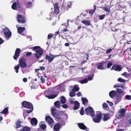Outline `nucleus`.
Here are the masks:
<instances>
[{"label": "nucleus", "instance_id": "obj_64", "mask_svg": "<svg viewBox=\"0 0 131 131\" xmlns=\"http://www.w3.org/2000/svg\"><path fill=\"white\" fill-rule=\"evenodd\" d=\"M3 42V40L1 38H0V44L2 43Z\"/></svg>", "mask_w": 131, "mask_h": 131}, {"label": "nucleus", "instance_id": "obj_35", "mask_svg": "<svg viewBox=\"0 0 131 131\" xmlns=\"http://www.w3.org/2000/svg\"><path fill=\"white\" fill-rule=\"evenodd\" d=\"M16 2L14 3L12 6V8L13 9H16L17 8Z\"/></svg>", "mask_w": 131, "mask_h": 131}, {"label": "nucleus", "instance_id": "obj_25", "mask_svg": "<svg viewBox=\"0 0 131 131\" xmlns=\"http://www.w3.org/2000/svg\"><path fill=\"white\" fill-rule=\"evenodd\" d=\"M60 99L61 102L62 104H64L66 103V99L64 96H61Z\"/></svg>", "mask_w": 131, "mask_h": 131}, {"label": "nucleus", "instance_id": "obj_8", "mask_svg": "<svg viewBox=\"0 0 131 131\" xmlns=\"http://www.w3.org/2000/svg\"><path fill=\"white\" fill-rule=\"evenodd\" d=\"M17 19L18 23H24L26 22L25 17L22 15L18 14L17 16Z\"/></svg>", "mask_w": 131, "mask_h": 131}, {"label": "nucleus", "instance_id": "obj_23", "mask_svg": "<svg viewBox=\"0 0 131 131\" xmlns=\"http://www.w3.org/2000/svg\"><path fill=\"white\" fill-rule=\"evenodd\" d=\"M79 88L78 85H74L72 91H77L79 90Z\"/></svg>", "mask_w": 131, "mask_h": 131}, {"label": "nucleus", "instance_id": "obj_12", "mask_svg": "<svg viewBox=\"0 0 131 131\" xmlns=\"http://www.w3.org/2000/svg\"><path fill=\"white\" fill-rule=\"evenodd\" d=\"M54 58V55L51 54H49V56L47 55L46 57V59L48 60L49 62H51L53 60Z\"/></svg>", "mask_w": 131, "mask_h": 131}, {"label": "nucleus", "instance_id": "obj_48", "mask_svg": "<svg viewBox=\"0 0 131 131\" xmlns=\"http://www.w3.org/2000/svg\"><path fill=\"white\" fill-rule=\"evenodd\" d=\"M53 36V35L52 34H49L47 38L48 39H50Z\"/></svg>", "mask_w": 131, "mask_h": 131}, {"label": "nucleus", "instance_id": "obj_29", "mask_svg": "<svg viewBox=\"0 0 131 131\" xmlns=\"http://www.w3.org/2000/svg\"><path fill=\"white\" fill-rule=\"evenodd\" d=\"M57 96V95L55 94H52L48 96H45L46 97H47L49 99H53L56 97Z\"/></svg>", "mask_w": 131, "mask_h": 131}, {"label": "nucleus", "instance_id": "obj_55", "mask_svg": "<svg viewBox=\"0 0 131 131\" xmlns=\"http://www.w3.org/2000/svg\"><path fill=\"white\" fill-rule=\"evenodd\" d=\"M17 6V7L20 8V3L19 2H16Z\"/></svg>", "mask_w": 131, "mask_h": 131}, {"label": "nucleus", "instance_id": "obj_26", "mask_svg": "<svg viewBox=\"0 0 131 131\" xmlns=\"http://www.w3.org/2000/svg\"><path fill=\"white\" fill-rule=\"evenodd\" d=\"M72 5L71 3L70 2H69L66 4L65 6V8L66 10L69 8Z\"/></svg>", "mask_w": 131, "mask_h": 131}, {"label": "nucleus", "instance_id": "obj_13", "mask_svg": "<svg viewBox=\"0 0 131 131\" xmlns=\"http://www.w3.org/2000/svg\"><path fill=\"white\" fill-rule=\"evenodd\" d=\"M113 69L116 71H119L121 70V67L118 65L114 64L111 69V70H112Z\"/></svg>", "mask_w": 131, "mask_h": 131}, {"label": "nucleus", "instance_id": "obj_36", "mask_svg": "<svg viewBox=\"0 0 131 131\" xmlns=\"http://www.w3.org/2000/svg\"><path fill=\"white\" fill-rule=\"evenodd\" d=\"M103 107V108L105 110H106L107 108H108V106L107 104L105 103H103L102 105Z\"/></svg>", "mask_w": 131, "mask_h": 131}, {"label": "nucleus", "instance_id": "obj_14", "mask_svg": "<svg viewBox=\"0 0 131 131\" xmlns=\"http://www.w3.org/2000/svg\"><path fill=\"white\" fill-rule=\"evenodd\" d=\"M61 126L59 123L55 124L54 127L53 129L55 131H59V129L61 128Z\"/></svg>", "mask_w": 131, "mask_h": 131}, {"label": "nucleus", "instance_id": "obj_5", "mask_svg": "<svg viewBox=\"0 0 131 131\" xmlns=\"http://www.w3.org/2000/svg\"><path fill=\"white\" fill-rule=\"evenodd\" d=\"M51 111L52 115L54 117L57 118L58 119H60V118L59 114L57 113V110L54 107H52L51 109Z\"/></svg>", "mask_w": 131, "mask_h": 131}, {"label": "nucleus", "instance_id": "obj_52", "mask_svg": "<svg viewBox=\"0 0 131 131\" xmlns=\"http://www.w3.org/2000/svg\"><path fill=\"white\" fill-rule=\"evenodd\" d=\"M116 87H121V88L123 89H124V88L123 87V86H121V85H114V88H116Z\"/></svg>", "mask_w": 131, "mask_h": 131}, {"label": "nucleus", "instance_id": "obj_20", "mask_svg": "<svg viewBox=\"0 0 131 131\" xmlns=\"http://www.w3.org/2000/svg\"><path fill=\"white\" fill-rule=\"evenodd\" d=\"M79 106L80 105L79 103L77 101H75L74 107V110L78 109L79 108Z\"/></svg>", "mask_w": 131, "mask_h": 131}, {"label": "nucleus", "instance_id": "obj_27", "mask_svg": "<svg viewBox=\"0 0 131 131\" xmlns=\"http://www.w3.org/2000/svg\"><path fill=\"white\" fill-rule=\"evenodd\" d=\"M32 3L31 2H27L26 4V6L27 8H29L32 6Z\"/></svg>", "mask_w": 131, "mask_h": 131}, {"label": "nucleus", "instance_id": "obj_57", "mask_svg": "<svg viewBox=\"0 0 131 131\" xmlns=\"http://www.w3.org/2000/svg\"><path fill=\"white\" fill-rule=\"evenodd\" d=\"M50 16L51 18H47V19H48L49 20H50L51 19V16L52 17H53V13H51L50 14Z\"/></svg>", "mask_w": 131, "mask_h": 131}, {"label": "nucleus", "instance_id": "obj_49", "mask_svg": "<svg viewBox=\"0 0 131 131\" xmlns=\"http://www.w3.org/2000/svg\"><path fill=\"white\" fill-rule=\"evenodd\" d=\"M105 15L104 14L100 15L99 16V18L100 20L103 19L105 17Z\"/></svg>", "mask_w": 131, "mask_h": 131}, {"label": "nucleus", "instance_id": "obj_43", "mask_svg": "<svg viewBox=\"0 0 131 131\" xmlns=\"http://www.w3.org/2000/svg\"><path fill=\"white\" fill-rule=\"evenodd\" d=\"M122 75L126 78L130 76L129 74H128L126 72H124L122 74Z\"/></svg>", "mask_w": 131, "mask_h": 131}, {"label": "nucleus", "instance_id": "obj_58", "mask_svg": "<svg viewBox=\"0 0 131 131\" xmlns=\"http://www.w3.org/2000/svg\"><path fill=\"white\" fill-rule=\"evenodd\" d=\"M82 95L81 92H78L77 94V95L78 96H80Z\"/></svg>", "mask_w": 131, "mask_h": 131}, {"label": "nucleus", "instance_id": "obj_9", "mask_svg": "<svg viewBox=\"0 0 131 131\" xmlns=\"http://www.w3.org/2000/svg\"><path fill=\"white\" fill-rule=\"evenodd\" d=\"M20 65L22 68H25L26 67L27 64L25 59L24 58H20L19 60Z\"/></svg>", "mask_w": 131, "mask_h": 131}, {"label": "nucleus", "instance_id": "obj_32", "mask_svg": "<svg viewBox=\"0 0 131 131\" xmlns=\"http://www.w3.org/2000/svg\"><path fill=\"white\" fill-rule=\"evenodd\" d=\"M82 103L83 104L85 105L88 102V100L85 98H82L81 99Z\"/></svg>", "mask_w": 131, "mask_h": 131}, {"label": "nucleus", "instance_id": "obj_44", "mask_svg": "<svg viewBox=\"0 0 131 131\" xmlns=\"http://www.w3.org/2000/svg\"><path fill=\"white\" fill-rule=\"evenodd\" d=\"M94 10H90L89 12V13L90 14H91V15H93V14L94 13V11L96 9V8L95 5H94Z\"/></svg>", "mask_w": 131, "mask_h": 131}, {"label": "nucleus", "instance_id": "obj_37", "mask_svg": "<svg viewBox=\"0 0 131 131\" xmlns=\"http://www.w3.org/2000/svg\"><path fill=\"white\" fill-rule=\"evenodd\" d=\"M8 110V108L6 107L3 110V111L1 112L2 114H6L7 113Z\"/></svg>", "mask_w": 131, "mask_h": 131}, {"label": "nucleus", "instance_id": "obj_38", "mask_svg": "<svg viewBox=\"0 0 131 131\" xmlns=\"http://www.w3.org/2000/svg\"><path fill=\"white\" fill-rule=\"evenodd\" d=\"M117 92L119 93H123V95L125 93V92H123V90H122L121 89H120L119 88H117Z\"/></svg>", "mask_w": 131, "mask_h": 131}, {"label": "nucleus", "instance_id": "obj_19", "mask_svg": "<svg viewBox=\"0 0 131 131\" xmlns=\"http://www.w3.org/2000/svg\"><path fill=\"white\" fill-rule=\"evenodd\" d=\"M54 13L56 14L59 13V8L57 6V4H56L54 5Z\"/></svg>", "mask_w": 131, "mask_h": 131}, {"label": "nucleus", "instance_id": "obj_59", "mask_svg": "<svg viewBox=\"0 0 131 131\" xmlns=\"http://www.w3.org/2000/svg\"><path fill=\"white\" fill-rule=\"evenodd\" d=\"M93 78H92V77L90 76H89L88 77V79L89 80L91 81L92 79H93Z\"/></svg>", "mask_w": 131, "mask_h": 131}, {"label": "nucleus", "instance_id": "obj_22", "mask_svg": "<svg viewBox=\"0 0 131 131\" xmlns=\"http://www.w3.org/2000/svg\"><path fill=\"white\" fill-rule=\"evenodd\" d=\"M54 105L57 108H59L60 107V103L59 101H58L55 102L54 103Z\"/></svg>", "mask_w": 131, "mask_h": 131}, {"label": "nucleus", "instance_id": "obj_50", "mask_svg": "<svg viewBox=\"0 0 131 131\" xmlns=\"http://www.w3.org/2000/svg\"><path fill=\"white\" fill-rule=\"evenodd\" d=\"M45 77H41L40 78L41 81L42 83H44L45 81Z\"/></svg>", "mask_w": 131, "mask_h": 131}, {"label": "nucleus", "instance_id": "obj_40", "mask_svg": "<svg viewBox=\"0 0 131 131\" xmlns=\"http://www.w3.org/2000/svg\"><path fill=\"white\" fill-rule=\"evenodd\" d=\"M19 68V64H18L17 66H15L14 67V69L16 71V73H17L18 72V70Z\"/></svg>", "mask_w": 131, "mask_h": 131}, {"label": "nucleus", "instance_id": "obj_51", "mask_svg": "<svg viewBox=\"0 0 131 131\" xmlns=\"http://www.w3.org/2000/svg\"><path fill=\"white\" fill-rule=\"evenodd\" d=\"M80 114L81 115L83 114L84 113V111H83V107H82L81 109V111L80 112Z\"/></svg>", "mask_w": 131, "mask_h": 131}, {"label": "nucleus", "instance_id": "obj_46", "mask_svg": "<svg viewBox=\"0 0 131 131\" xmlns=\"http://www.w3.org/2000/svg\"><path fill=\"white\" fill-rule=\"evenodd\" d=\"M125 98L127 100H131V95H126L125 96Z\"/></svg>", "mask_w": 131, "mask_h": 131}, {"label": "nucleus", "instance_id": "obj_61", "mask_svg": "<svg viewBox=\"0 0 131 131\" xmlns=\"http://www.w3.org/2000/svg\"><path fill=\"white\" fill-rule=\"evenodd\" d=\"M23 81L24 82H26L27 81V79L26 78H24L23 79Z\"/></svg>", "mask_w": 131, "mask_h": 131}, {"label": "nucleus", "instance_id": "obj_3", "mask_svg": "<svg viewBox=\"0 0 131 131\" xmlns=\"http://www.w3.org/2000/svg\"><path fill=\"white\" fill-rule=\"evenodd\" d=\"M102 115L101 113L97 112L96 114V115H94L92 117L93 121L96 123H99L101 119Z\"/></svg>", "mask_w": 131, "mask_h": 131}, {"label": "nucleus", "instance_id": "obj_63", "mask_svg": "<svg viewBox=\"0 0 131 131\" xmlns=\"http://www.w3.org/2000/svg\"><path fill=\"white\" fill-rule=\"evenodd\" d=\"M27 37L28 39H29L31 41L32 40L31 37L30 36H28Z\"/></svg>", "mask_w": 131, "mask_h": 131}, {"label": "nucleus", "instance_id": "obj_28", "mask_svg": "<svg viewBox=\"0 0 131 131\" xmlns=\"http://www.w3.org/2000/svg\"><path fill=\"white\" fill-rule=\"evenodd\" d=\"M109 119V114H104L103 120L104 121L107 120Z\"/></svg>", "mask_w": 131, "mask_h": 131}, {"label": "nucleus", "instance_id": "obj_39", "mask_svg": "<svg viewBox=\"0 0 131 131\" xmlns=\"http://www.w3.org/2000/svg\"><path fill=\"white\" fill-rule=\"evenodd\" d=\"M75 95V93L74 92L70 91L69 93V95L71 97L74 96Z\"/></svg>", "mask_w": 131, "mask_h": 131}, {"label": "nucleus", "instance_id": "obj_4", "mask_svg": "<svg viewBox=\"0 0 131 131\" xmlns=\"http://www.w3.org/2000/svg\"><path fill=\"white\" fill-rule=\"evenodd\" d=\"M126 110L124 108H121L119 111L118 113L116 115V117L118 119H120L124 116Z\"/></svg>", "mask_w": 131, "mask_h": 131}, {"label": "nucleus", "instance_id": "obj_54", "mask_svg": "<svg viewBox=\"0 0 131 131\" xmlns=\"http://www.w3.org/2000/svg\"><path fill=\"white\" fill-rule=\"evenodd\" d=\"M62 106L63 108H67L68 107V106L66 104H64Z\"/></svg>", "mask_w": 131, "mask_h": 131}, {"label": "nucleus", "instance_id": "obj_30", "mask_svg": "<svg viewBox=\"0 0 131 131\" xmlns=\"http://www.w3.org/2000/svg\"><path fill=\"white\" fill-rule=\"evenodd\" d=\"M40 127L41 129L43 130H45L46 128V125L43 123H41L40 124Z\"/></svg>", "mask_w": 131, "mask_h": 131}, {"label": "nucleus", "instance_id": "obj_24", "mask_svg": "<svg viewBox=\"0 0 131 131\" xmlns=\"http://www.w3.org/2000/svg\"><path fill=\"white\" fill-rule=\"evenodd\" d=\"M103 63H101L99 64V66L97 67V69H100L102 70L105 69V68L103 66Z\"/></svg>", "mask_w": 131, "mask_h": 131}, {"label": "nucleus", "instance_id": "obj_60", "mask_svg": "<svg viewBox=\"0 0 131 131\" xmlns=\"http://www.w3.org/2000/svg\"><path fill=\"white\" fill-rule=\"evenodd\" d=\"M112 50V49H108L107 51H106V53H110Z\"/></svg>", "mask_w": 131, "mask_h": 131}, {"label": "nucleus", "instance_id": "obj_16", "mask_svg": "<svg viewBox=\"0 0 131 131\" xmlns=\"http://www.w3.org/2000/svg\"><path fill=\"white\" fill-rule=\"evenodd\" d=\"M18 25L17 26V27L18 32L19 34H21L24 31L25 29V27H17Z\"/></svg>", "mask_w": 131, "mask_h": 131}, {"label": "nucleus", "instance_id": "obj_56", "mask_svg": "<svg viewBox=\"0 0 131 131\" xmlns=\"http://www.w3.org/2000/svg\"><path fill=\"white\" fill-rule=\"evenodd\" d=\"M31 54H32V53H31V52H28L26 54V56L27 57H28L29 56H30L31 55Z\"/></svg>", "mask_w": 131, "mask_h": 131}, {"label": "nucleus", "instance_id": "obj_6", "mask_svg": "<svg viewBox=\"0 0 131 131\" xmlns=\"http://www.w3.org/2000/svg\"><path fill=\"white\" fill-rule=\"evenodd\" d=\"M86 114L88 115H91L92 117L94 116V111L93 109L91 107H89L85 109Z\"/></svg>", "mask_w": 131, "mask_h": 131}, {"label": "nucleus", "instance_id": "obj_18", "mask_svg": "<svg viewBox=\"0 0 131 131\" xmlns=\"http://www.w3.org/2000/svg\"><path fill=\"white\" fill-rule=\"evenodd\" d=\"M110 96L112 98L115 96L116 95V92L114 91H112L110 92L109 94Z\"/></svg>", "mask_w": 131, "mask_h": 131}, {"label": "nucleus", "instance_id": "obj_17", "mask_svg": "<svg viewBox=\"0 0 131 131\" xmlns=\"http://www.w3.org/2000/svg\"><path fill=\"white\" fill-rule=\"evenodd\" d=\"M37 123V119L35 118H33L31 120V123L32 125H36Z\"/></svg>", "mask_w": 131, "mask_h": 131}, {"label": "nucleus", "instance_id": "obj_62", "mask_svg": "<svg viewBox=\"0 0 131 131\" xmlns=\"http://www.w3.org/2000/svg\"><path fill=\"white\" fill-rule=\"evenodd\" d=\"M40 69L41 70H43L45 69V68L43 67H40Z\"/></svg>", "mask_w": 131, "mask_h": 131}, {"label": "nucleus", "instance_id": "obj_1", "mask_svg": "<svg viewBox=\"0 0 131 131\" xmlns=\"http://www.w3.org/2000/svg\"><path fill=\"white\" fill-rule=\"evenodd\" d=\"M22 105L24 107L28 109L30 108V110L26 111L28 113H29L32 111L33 106L31 103L24 101L22 103Z\"/></svg>", "mask_w": 131, "mask_h": 131}, {"label": "nucleus", "instance_id": "obj_34", "mask_svg": "<svg viewBox=\"0 0 131 131\" xmlns=\"http://www.w3.org/2000/svg\"><path fill=\"white\" fill-rule=\"evenodd\" d=\"M121 99V97L119 95L117 96L116 100V103H118L120 101Z\"/></svg>", "mask_w": 131, "mask_h": 131}, {"label": "nucleus", "instance_id": "obj_31", "mask_svg": "<svg viewBox=\"0 0 131 131\" xmlns=\"http://www.w3.org/2000/svg\"><path fill=\"white\" fill-rule=\"evenodd\" d=\"M104 8L106 12H110V7L108 5H107Z\"/></svg>", "mask_w": 131, "mask_h": 131}, {"label": "nucleus", "instance_id": "obj_10", "mask_svg": "<svg viewBox=\"0 0 131 131\" xmlns=\"http://www.w3.org/2000/svg\"><path fill=\"white\" fill-rule=\"evenodd\" d=\"M20 48H17L16 50L15 54L13 56L14 59L16 60L19 56L20 53Z\"/></svg>", "mask_w": 131, "mask_h": 131}, {"label": "nucleus", "instance_id": "obj_47", "mask_svg": "<svg viewBox=\"0 0 131 131\" xmlns=\"http://www.w3.org/2000/svg\"><path fill=\"white\" fill-rule=\"evenodd\" d=\"M112 65V62L110 63H108L107 64V67L108 68H110L111 67Z\"/></svg>", "mask_w": 131, "mask_h": 131}, {"label": "nucleus", "instance_id": "obj_53", "mask_svg": "<svg viewBox=\"0 0 131 131\" xmlns=\"http://www.w3.org/2000/svg\"><path fill=\"white\" fill-rule=\"evenodd\" d=\"M106 102L108 103L109 105L110 106H113V103L112 102H110V101H106Z\"/></svg>", "mask_w": 131, "mask_h": 131}, {"label": "nucleus", "instance_id": "obj_41", "mask_svg": "<svg viewBox=\"0 0 131 131\" xmlns=\"http://www.w3.org/2000/svg\"><path fill=\"white\" fill-rule=\"evenodd\" d=\"M88 82V80L87 79H85L84 80H83L80 81V82L81 84H82L84 83H86Z\"/></svg>", "mask_w": 131, "mask_h": 131}, {"label": "nucleus", "instance_id": "obj_15", "mask_svg": "<svg viewBox=\"0 0 131 131\" xmlns=\"http://www.w3.org/2000/svg\"><path fill=\"white\" fill-rule=\"evenodd\" d=\"M45 119L46 122L48 123L51 124L53 122V120L52 118L48 116H47L46 117Z\"/></svg>", "mask_w": 131, "mask_h": 131}, {"label": "nucleus", "instance_id": "obj_21", "mask_svg": "<svg viewBox=\"0 0 131 131\" xmlns=\"http://www.w3.org/2000/svg\"><path fill=\"white\" fill-rule=\"evenodd\" d=\"M82 23L87 26L91 25L90 22L88 20H83L82 21Z\"/></svg>", "mask_w": 131, "mask_h": 131}, {"label": "nucleus", "instance_id": "obj_33", "mask_svg": "<svg viewBox=\"0 0 131 131\" xmlns=\"http://www.w3.org/2000/svg\"><path fill=\"white\" fill-rule=\"evenodd\" d=\"M30 129L28 127H24L21 130V131H30Z\"/></svg>", "mask_w": 131, "mask_h": 131}, {"label": "nucleus", "instance_id": "obj_7", "mask_svg": "<svg viewBox=\"0 0 131 131\" xmlns=\"http://www.w3.org/2000/svg\"><path fill=\"white\" fill-rule=\"evenodd\" d=\"M3 31L5 36L8 39L11 37V33L7 28L6 27L3 29Z\"/></svg>", "mask_w": 131, "mask_h": 131}, {"label": "nucleus", "instance_id": "obj_11", "mask_svg": "<svg viewBox=\"0 0 131 131\" xmlns=\"http://www.w3.org/2000/svg\"><path fill=\"white\" fill-rule=\"evenodd\" d=\"M78 126L79 128L85 130L86 129V130L87 131H89V129L83 123H80L78 124Z\"/></svg>", "mask_w": 131, "mask_h": 131}, {"label": "nucleus", "instance_id": "obj_45", "mask_svg": "<svg viewBox=\"0 0 131 131\" xmlns=\"http://www.w3.org/2000/svg\"><path fill=\"white\" fill-rule=\"evenodd\" d=\"M118 81L124 83L125 82V80L122 79L121 78H119L118 79Z\"/></svg>", "mask_w": 131, "mask_h": 131}, {"label": "nucleus", "instance_id": "obj_42", "mask_svg": "<svg viewBox=\"0 0 131 131\" xmlns=\"http://www.w3.org/2000/svg\"><path fill=\"white\" fill-rule=\"evenodd\" d=\"M20 122L19 121H18L16 123V124L17 126V128H19L20 127Z\"/></svg>", "mask_w": 131, "mask_h": 131}, {"label": "nucleus", "instance_id": "obj_2", "mask_svg": "<svg viewBox=\"0 0 131 131\" xmlns=\"http://www.w3.org/2000/svg\"><path fill=\"white\" fill-rule=\"evenodd\" d=\"M40 48V47L39 46H35L34 47L33 49V50L36 51V53L34 54L35 57L37 59H38L40 58L42 54V51L39 49Z\"/></svg>", "mask_w": 131, "mask_h": 131}]
</instances>
